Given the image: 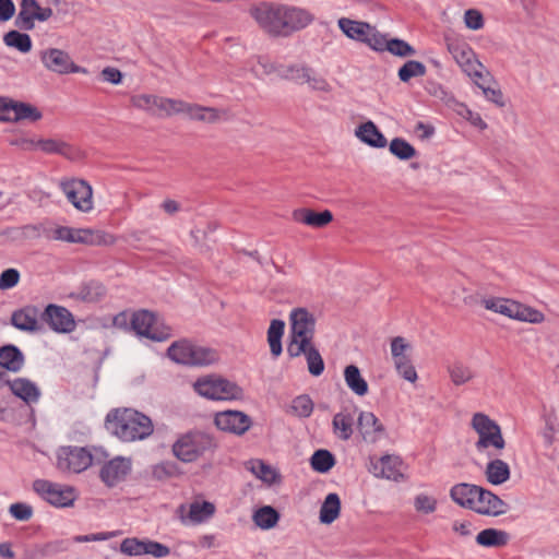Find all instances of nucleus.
<instances>
[{
  "instance_id": "f257e3e1",
  "label": "nucleus",
  "mask_w": 559,
  "mask_h": 559,
  "mask_svg": "<svg viewBox=\"0 0 559 559\" xmlns=\"http://www.w3.org/2000/svg\"><path fill=\"white\" fill-rule=\"evenodd\" d=\"M253 20L265 31L300 32L314 16L307 9L280 2L261 1L250 9Z\"/></svg>"
},
{
  "instance_id": "f03ea898",
  "label": "nucleus",
  "mask_w": 559,
  "mask_h": 559,
  "mask_svg": "<svg viewBox=\"0 0 559 559\" xmlns=\"http://www.w3.org/2000/svg\"><path fill=\"white\" fill-rule=\"evenodd\" d=\"M106 429L123 442L141 441L154 431L152 419L133 408H115L105 420Z\"/></svg>"
},
{
  "instance_id": "7ed1b4c3",
  "label": "nucleus",
  "mask_w": 559,
  "mask_h": 559,
  "mask_svg": "<svg viewBox=\"0 0 559 559\" xmlns=\"http://www.w3.org/2000/svg\"><path fill=\"white\" fill-rule=\"evenodd\" d=\"M175 364L189 367H207L221 359L215 348L201 345L189 338H180L170 344L166 353Z\"/></svg>"
},
{
  "instance_id": "20e7f679",
  "label": "nucleus",
  "mask_w": 559,
  "mask_h": 559,
  "mask_svg": "<svg viewBox=\"0 0 559 559\" xmlns=\"http://www.w3.org/2000/svg\"><path fill=\"white\" fill-rule=\"evenodd\" d=\"M63 13L64 10L59 0H51L48 5H41L37 0H21L14 23L19 29L31 32L40 23L59 24Z\"/></svg>"
},
{
  "instance_id": "39448f33",
  "label": "nucleus",
  "mask_w": 559,
  "mask_h": 559,
  "mask_svg": "<svg viewBox=\"0 0 559 559\" xmlns=\"http://www.w3.org/2000/svg\"><path fill=\"white\" fill-rule=\"evenodd\" d=\"M216 443L209 433L194 430L180 435L171 447L173 454L183 463H192L206 452H212Z\"/></svg>"
},
{
  "instance_id": "423d86ee",
  "label": "nucleus",
  "mask_w": 559,
  "mask_h": 559,
  "mask_svg": "<svg viewBox=\"0 0 559 559\" xmlns=\"http://www.w3.org/2000/svg\"><path fill=\"white\" fill-rule=\"evenodd\" d=\"M479 304L489 311L499 313L509 319L539 324L545 321V314L519 301L502 298V297H487L481 298Z\"/></svg>"
},
{
  "instance_id": "0eeeda50",
  "label": "nucleus",
  "mask_w": 559,
  "mask_h": 559,
  "mask_svg": "<svg viewBox=\"0 0 559 559\" xmlns=\"http://www.w3.org/2000/svg\"><path fill=\"white\" fill-rule=\"evenodd\" d=\"M316 318L306 308L293 309L289 314V335L286 352L314 344Z\"/></svg>"
},
{
  "instance_id": "6e6552de",
  "label": "nucleus",
  "mask_w": 559,
  "mask_h": 559,
  "mask_svg": "<svg viewBox=\"0 0 559 559\" xmlns=\"http://www.w3.org/2000/svg\"><path fill=\"white\" fill-rule=\"evenodd\" d=\"M47 238L91 246H111L116 242V237L111 234L88 228H72L67 226L49 228Z\"/></svg>"
},
{
  "instance_id": "1a4fd4ad",
  "label": "nucleus",
  "mask_w": 559,
  "mask_h": 559,
  "mask_svg": "<svg viewBox=\"0 0 559 559\" xmlns=\"http://www.w3.org/2000/svg\"><path fill=\"white\" fill-rule=\"evenodd\" d=\"M194 391L210 400H239L242 397V389L216 374H207L197 379L193 383Z\"/></svg>"
},
{
  "instance_id": "9d476101",
  "label": "nucleus",
  "mask_w": 559,
  "mask_h": 559,
  "mask_svg": "<svg viewBox=\"0 0 559 559\" xmlns=\"http://www.w3.org/2000/svg\"><path fill=\"white\" fill-rule=\"evenodd\" d=\"M131 329L139 336L155 342H164L174 335L173 328L148 310H139L132 314Z\"/></svg>"
},
{
  "instance_id": "9b49d317",
  "label": "nucleus",
  "mask_w": 559,
  "mask_h": 559,
  "mask_svg": "<svg viewBox=\"0 0 559 559\" xmlns=\"http://www.w3.org/2000/svg\"><path fill=\"white\" fill-rule=\"evenodd\" d=\"M471 425L478 435V440L475 443L477 451H483L488 448H493L497 451L504 449L506 441L501 428L495 420L489 418L488 415L484 413L474 414Z\"/></svg>"
},
{
  "instance_id": "f8f14e48",
  "label": "nucleus",
  "mask_w": 559,
  "mask_h": 559,
  "mask_svg": "<svg viewBox=\"0 0 559 559\" xmlns=\"http://www.w3.org/2000/svg\"><path fill=\"white\" fill-rule=\"evenodd\" d=\"M93 463V455L82 447H62L57 452V467L63 473L79 474Z\"/></svg>"
},
{
  "instance_id": "ddd939ff",
  "label": "nucleus",
  "mask_w": 559,
  "mask_h": 559,
  "mask_svg": "<svg viewBox=\"0 0 559 559\" xmlns=\"http://www.w3.org/2000/svg\"><path fill=\"white\" fill-rule=\"evenodd\" d=\"M33 489L43 499L58 508L73 504L76 499L75 490L70 486H62L45 479H36Z\"/></svg>"
},
{
  "instance_id": "4468645a",
  "label": "nucleus",
  "mask_w": 559,
  "mask_h": 559,
  "mask_svg": "<svg viewBox=\"0 0 559 559\" xmlns=\"http://www.w3.org/2000/svg\"><path fill=\"white\" fill-rule=\"evenodd\" d=\"M60 188L69 202L81 212H90L93 209V189L83 179H66L60 182Z\"/></svg>"
},
{
  "instance_id": "2eb2a0df",
  "label": "nucleus",
  "mask_w": 559,
  "mask_h": 559,
  "mask_svg": "<svg viewBox=\"0 0 559 559\" xmlns=\"http://www.w3.org/2000/svg\"><path fill=\"white\" fill-rule=\"evenodd\" d=\"M448 49L457 64L468 76L484 79V66L476 59L474 51L459 37H449Z\"/></svg>"
},
{
  "instance_id": "dca6fc26",
  "label": "nucleus",
  "mask_w": 559,
  "mask_h": 559,
  "mask_svg": "<svg viewBox=\"0 0 559 559\" xmlns=\"http://www.w3.org/2000/svg\"><path fill=\"white\" fill-rule=\"evenodd\" d=\"M120 552L130 557H140L150 555L154 558H165L170 554L169 547L166 545L151 540L139 539L136 537L124 538L120 544Z\"/></svg>"
},
{
  "instance_id": "f3484780",
  "label": "nucleus",
  "mask_w": 559,
  "mask_h": 559,
  "mask_svg": "<svg viewBox=\"0 0 559 559\" xmlns=\"http://www.w3.org/2000/svg\"><path fill=\"white\" fill-rule=\"evenodd\" d=\"M41 118L43 114L36 106L29 103L3 97L1 115L2 122H20L25 120L36 122Z\"/></svg>"
},
{
  "instance_id": "a211bd4d",
  "label": "nucleus",
  "mask_w": 559,
  "mask_h": 559,
  "mask_svg": "<svg viewBox=\"0 0 559 559\" xmlns=\"http://www.w3.org/2000/svg\"><path fill=\"white\" fill-rule=\"evenodd\" d=\"M40 60L46 69L58 74L87 73L85 68L74 63L70 55L58 48H48L40 52Z\"/></svg>"
},
{
  "instance_id": "6ab92c4d",
  "label": "nucleus",
  "mask_w": 559,
  "mask_h": 559,
  "mask_svg": "<svg viewBox=\"0 0 559 559\" xmlns=\"http://www.w3.org/2000/svg\"><path fill=\"white\" fill-rule=\"evenodd\" d=\"M508 509L509 506L507 502L500 499L492 491L480 486L476 493V498L473 501V507L471 508L474 512L487 516L502 515L508 511Z\"/></svg>"
},
{
  "instance_id": "aec40b11",
  "label": "nucleus",
  "mask_w": 559,
  "mask_h": 559,
  "mask_svg": "<svg viewBox=\"0 0 559 559\" xmlns=\"http://www.w3.org/2000/svg\"><path fill=\"white\" fill-rule=\"evenodd\" d=\"M41 319L57 333H71L76 325L72 313L57 305H48L41 313Z\"/></svg>"
},
{
  "instance_id": "412c9836",
  "label": "nucleus",
  "mask_w": 559,
  "mask_h": 559,
  "mask_svg": "<svg viewBox=\"0 0 559 559\" xmlns=\"http://www.w3.org/2000/svg\"><path fill=\"white\" fill-rule=\"evenodd\" d=\"M214 423L219 430L243 435L251 426V419L239 411H225L215 415Z\"/></svg>"
},
{
  "instance_id": "4be33fe9",
  "label": "nucleus",
  "mask_w": 559,
  "mask_h": 559,
  "mask_svg": "<svg viewBox=\"0 0 559 559\" xmlns=\"http://www.w3.org/2000/svg\"><path fill=\"white\" fill-rule=\"evenodd\" d=\"M131 471V461L121 456L107 462L100 469V478L108 486L114 487L122 481Z\"/></svg>"
},
{
  "instance_id": "5701e85b",
  "label": "nucleus",
  "mask_w": 559,
  "mask_h": 559,
  "mask_svg": "<svg viewBox=\"0 0 559 559\" xmlns=\"http://www.w3.org/2000/svg\"><path fill=\"white\" fill-rule=\"evenodd\" d=\"M357 426L362 439L368 443H374L384 436V427L372 412H360Z\"/></svg>"
},
{
  "instance_id": "b1692460",
  "label": "nucleus",
  "mask_w": 559,
  "mask_h": 559,
  "mask_svg": "<svg viewBox=\"0 0 559 559\" xmlns=\"http://www.w3.org/2000/svg\"><path fill=\"white\" fill-rule=\"evenodd\" d=\"M5 385L13 395L21 399L26 404L36 403L40 397L39 388L29 379L15 378L13 380H5Z\"/></svg>"
},
{
  "instance_id": "393cba45",
  "label": "nucleus",
  "mask_w": 559,
  "mask_h": 559,
  "mask_svg": "<svg viewBox=\"0 0 559 559\" xmlns=\"http://www.w3.org/2000/svg\"><path fill=\"white\" fill-rule=\"evenodd\" d=\"M38 317V309L33 306H27L12 313L11 323L17 330L34 333L40 330Z\"/></svg>"
},
{
  "instance_id": "a878e982",
  "label": "nucleus",
  "mask_w": 559,
  "mask_h": 559,
  "mask_svg": "<svg viewBox=\"0 0 559 559\" xmlns=\"http://www.w3.org/2000/svg\"><path fill=\"white\" fill-rule=\"evenodd\" d=\"M37 146L46 154H59L71 160H78L82 157L79 148L59 139H39L37 140Z\"/></svg>"
},
{
  "instance_id": "bb28decb",
  "label": "nucleus",
  "mask_w": 559,
  "mask_h": 559,
  "mask_svg": "<svg viewBox=\"0 0 559 559\" xmlns=\"http://www.w3.org/2000/svg\"><path fill=\"white\" fill-rule=\"evenodd\" d=\"M287 355L289 358H297L304 355L307 361V369L313 377H320L324 371V360L314 344L305 346L304 352H301L300 348H297L288 352Z\"/></svg>"
},
{
  "instance_id": "cd10ccee",
  "label": "nucleus",
  "mask_w": 559,
  "mask_h": 559,
  "mask_svg": "<svg viewBox=\"0 0 559 559\" xmlns=\"http://www.w3.org/2000/svg\"><path fill=\"white\" fill-rule=\"evenodd\" d=\"M355 135L362 143L371 147L383 148L388 144L385 136L381 133L378 127L370 120L359 124L355 130Z\"/></svg>"
},
{
  "instance_id": "c85d7f7f",
  "label": "nucleus",
  "mask_w": 559,
  "mask_h": 559,
  "mask_svg": "<svg viewBox=\"0 0 559 559\" xmlns=\"http://www.w3.org/2000/svg\"><path fill=\"white\" fill-rule=\"evenodd\" d=\"M293 217L295 221L314 228H322L333 221V214L329 210L317 213L310 209H299L294 211Z\"/></svg>"
},
{
  "instance_id": "c756f323",
  "label": "nucleus",
  "mask_w": 559,
  "mask_h": 559,
  "mask_svg": "<svg viewBox=\"0 0 559 559\" xmlns=\"http://www.w3.org/2000/svg\"><path fill=\"white\" fill-rule=\"evenodd\" d=\"M354 415L344 408L336 413L332 419V428L335 437L342 441H347L354 432Z\"/></svg>"
},
{
  "instance_id": "7c9ffc66",
  "label": "nucleus",
  "mask_w": 559,
  "mask_h": 559,
  "mask_svg": "<svg viewBox=\"0 0 559 559\" xmlns=\"http://www.w3.org/2000/svg\"><path fill=\"white\" fill-rule=\"evenodd\" d=\"M479 489V486L467 484V483H460L454 485L450 489V498L453 502H455L457 506L469 509L473 507V501L476 498V493Z\"/></svg>"
},
{
  "instance_id": "2f4dec72",
  "label": "nucleus",
  "mask_w": 559,
  "mask_h": 559,
  "mask_svg": "<svg viewBox=\"0 0 559 559\" xmlns=\"http://www.w3.org/2000/svg\"><path fill=\"white\" fill-rule=\"evenodd\" d=\"M227 110L218 109L215 107H204L197 104H191L189 118L202 121L206 123H216L223 119L227 118Z\"/></svg>"
},
{
  "instance_id": "473e14b6",
  "label": "nucleus",
  "mask_w": 559,
  "mask_h": 559,
  "mask_svg": "<svg viewBox=\"0 0 559 559\" xmlns=\"http://www.w3.org/2000/svg\"><path fill=\"white\" fill-rule=\"evenodd\" d=\"M24 365L23 353L14 345H5L0 347V367L19 372Z\"/></svg>"
},
{
  "instance_id": "72a5a7b5",
  "label": "nucleus",
  "mask_w": 559,
  "mask_h": 559,
  "mask_svg": "<svg viewBox=\"0 0 559 559\" xmlns=\"http://www.w3.org/2000/svg\"><path fill=\"white\" fill-rule=\"evenodd\" d=\"M510 475L511 471L509 465L500 459H495L488 462L485 469L487 481L495 486L504 484L509 480Z\"/></svg>"
},
{
  "instance_id": "f704fd0d",
  "label": "nucleus",
  "mask_w": 559,
  "mask_h": 559,
  "mask_svg": "<svg viewBox=\"0 0 559 559\" xmlns=\"http://www.w3.org/2000/svg\"><path fill=\"white\" fill-rule=\"evenodd\" d=\"M160 96L154 94H134L130 97L131 106L152 117H159Z\"/></svg>"
},
{
  "instance_id": "c9c22d12",
  "label": "nucleus",
  "mask_w": 559,
  "mask_h": 559,
  "mask_svg": "<svg viewBox=\"0 0 559 559\" xmlns=\"http://www.w3.org/2000/svg\"><path fill=\"white\" fill-rule=\"evenodd\" d=\"M341 513V499L337 493L331 492L329 493L321 508L319 520L322 524H332Z\"/></svg>"
},
{
  "instance_id": "e433bc0d",
  "label": "nucleus",
  "mask_w": 559,
  "mask_h": 559,
  "mask_svg": "<svg viewBox=\"0 0 559 559\" xmlns=\"http://www.w3.org/2000/svg\"><path fill=\"white\" fill-rule=\"evenodd\" d=\"M285 331V322L280 319H273L267 329V343L273 358L281 356L283 352L282 337Z\"/></svg>"
},
{
  "instance_id": "4c0bfd02",
  "label": "nucleus",
  "mask_w": 559,
  "mask_h": 559,
  "mask_svg": "<svg viewBox=\"0 0 559 559\" xmlns=\"http://www.w3.org/2000/svg\"><path fill=\"white\" fill-rule=\"evenodd\" d=\"M344 379L347 386L358 396H364L368 393V383L362 378L357 366H346L344 369Z\"/></svg>"
},
{
  "instance_id": "58836bf2",
  "label": "nucleus",
  "mask_w": 559,
  "mask_h": 559,
  "mask_svg": "<svg viewBox=\"0 0 559 559\" xmlns=\"http://www.w3.org/2000/svg\"><path fill=\"white\" fill-rule=\"evenodd\" d=\"M247 468L262 481L272 485L281 480L280 474L271 465L261 460H252L247 463Z\"/></svg>"
},
{
  "instance_id": "ea45409f",
  "label": "nucleus",
  "mask_w": 559,
  "mask_h": 559,
  "mask_svg": "<svg viewBox=\"0 0 559 559\" xmlns=\"http://www.w3.org/2000/svg\"><path fill=\"white\" fill-rule=\"evenodd\" d=\"M448 373L451 382L455 386H461L472 382L476 376L473 368L462 361H455L448 366Z\"/></svg>"
},
{
  "instance_id": "a19ab883",
  "label": "nucleus",
  "mask_w": 559,
  "mask_h": 559,
  "mask_svg": "<svg viewBox=\"0 0 559 559\" xmlns=\"http://www.w3.org/2000/svg\"><path fill=\"white\" fill-rule=\"evenodd\" d=\"M478 545L484 547H502L509 542V534L497 528H486L476 536Z\"/></svg>"
},
{
  "instance_id": "79ce46f5",
  "label": "nucleus",
  "mask_w": 559,
  "mask_h": 559,
  "mask_svg": "<svg viewBox=\"0 0 559 559\" xmlns=\"http://www.w3.org/2000/svg\"><path fill=\"white\" fill-rule=\"evenodd\" d=\"M159 117H171L175 115L185 114L189 117L190 111V103L183 102L181 99L168 98L160 96L159 102Z\"/></svg>"
},
{
  "instance_id": "37998d69",
  "label": "nucleus",
  "mask_w": 559,
  "mask_h": 559,
  "mask_svg": "<svg viewBox=\"0 0 559 559\" xmlns=\"http://www.w3.org/2000/svg\"><path fill=\"white\" fill-rule=\"evenodd\" d=\"M338 27L344 35H378V31L369 23L354 21L350 19H340Z\"/></svg>"
},
{
  "instance_id": "c03bdc74",
  "label": "nucleus",
  "mask_w": 559,
  "mask_h": 559,
  "mask_svg": "<svg viewBox=\"0 0 559 559\" xmlns=\"http://www.w3.org/2000/svg\"><path fill=\"white\" fill-rule=\"evenodd\" d=\"M105 295V286L102 283L95 281L83 284L75 293L78 299L86 302L99 301Z\"/></svg>"
},
{
  "instance_id": "a18cd8bd",
  "label": "nucleus",
  "mask_w": 559,
  "mask_h": 559,
  "mask_svg": "<svg viewBox=\"0 0 559 559\" xmlns=\"http://www.w3.org/2000/svg\"><path fill=\"white\" fill-rule=\"evenodd\" d=\"M49 228L39 225H25L19 228L8 229L5 234L13 240L37 239L43 235L47 237Z\"/></svg>"
},
{
  "instance_id": "49530a36",
  "label": "nucleus",
  "mask_w": 559,
  "mask_h": 559,
  "mask_svg": "<svg viewBox=\"0 0 559 559\" xmlns=\"http://www.w3.org/2000/svg\"><path fill=\"white\" fill-rule=\"evenodd\" d=\"M252 520L258 527L270 530L277 524L280 514L273 507L264 506L254 511Z\"/></svg>"
},
{
  "instance_id": "de8ad7c7",
  "label": "nucleus",
  "mask_w": 559,
  "mask_h": 559,
  "mask_svg": "<svg viewBox=\"0 0 559 559\" xmlns=\"http://www.w3.org/2000/svg\"><path fill=\"white\" fill-rule=\"evenodd\" d=\"M215 512V506L207 501H194L189 507L188 519L191 523L199 524L210 519Z\"/></svg>"
},
{
  "instance_id": "09e8293b",
  "label": "nucleus",
  "mask_w": 559,
  "mask_h": 559,
  "mask_svg": "<svg viewBox=\"0 0 559 559\" xmlns=\"http://www.w3.org/2000/svg\"><path fill=\"white\" fill-rule=\"evenodd\" d=\"M399 459L392 455H384L379 463L374 465L373 473L378 477L394 479L399 473Z\"/></svg>"
},
{
  "instance_id": "8fccbe9b",
  "label": "nucleus",
  "mask_w": 559,
  "mask_h": 559,
  "mask_svg": "<svg viewBox=\"0 0 559 559\" xmlns=\"http://www.w3.org/2000/svg\"><path fill=\"white\" fill-rule=\"evenodd\" d=\"M309 74H313V69L304 64L285 66L281 73V79L294 81L298 84H305L309 79Z\"/></svg>"
},
{
  "instance_id": "3c124183",
  "label": "nucleus",
  "mask_w": 559,
  "mask_h": 559,
  "mask_svg": "<svg viewBox=\"0 0 559 559\" xmlns=\"http://www.w3.org/2000/svg\"><path fill=\"white\" fill-rule=\"evenodd\" d=\"M389 151L402 160H408L417 154L415 147L402 138H394L390 142Z\"/></svg>"
},
{
  "instance_id": "603ef678",
  "label": "nucleus",
  "mask_w": 559,
  "mask_h": 559,
  "mask_svg": "<svg viewBox=\"0 0 559 559\" xmlns=\"http://www.w3.org/2000/svg\"><path fill=\"white\" fill-rule=\"evenodd\" d=\"M310 464L316 472L326 473L334 466L335 459L328 450H317L311 456Z\"/></svg>"
},
{
  "instance_id": "864d4df0",
  "label": "nucleus",
  "mask_w": 559,
  "mask_h": 559,
  "mask_svg": "<svg viewBox=\"0 0 559 559\" xmlns=\"http://www.w3.org/2000/svg\"><path fill=\"white\" fill-rule=\"evenodd\" d=\"M425 74H426L425 64L419 61H416V60L407 61L399 70V79L402 82H408L413 78L423 76Z\"/></svg>"
},
{
  "instance_id": "5fc2aeb1",
  "label": "nucleus",
  "mask_w": 559,
  "mask_h": 559,
  "mask_svg": "<svg viewBox=\"0 0 559 559\" xmlns=\"http://www.w3.org/2000/svg\"><path fill=\"white\" fill-rule=\"evenodd\" d=\"M313 402L309 395H299L292 402L290 409L294 415L302 418L309 417L313 412Z\"/></svg>"
},
{
  "instance_id": "6e6d98bb",
  "label": "nucleus",
  "mask_w": 559,
  "mask_h": 559,
  "mask_svg": "<svg viewBox=\"0 0 559 559\" xmlns=\"http://www.w3.org/2000/svg\"><path fill=\"white\" fill-rule=\"evenodd\" d=\"M438 500L433 496L427 493H418L414 498V508L420 514H431L437 510Z\"/></svg>"
},
{
  "instance_id": "4d7b16f0",
  "label": "nucleus",
  "mask_w": 559,
  "mask_h": 559,
  "mask_svg": "<svg viewBox=\"0 0 559 559\" xmlns=\"http://www.w3.org/2000/svg\"><path fill=\"white\" fill-rule=\"evenodd\" d=\"M454 110L468 120L473 126L479 128L480 130H485L487 128V123L481 119L480 115L477 112H473L467 106L462 103L454 102Z\"/></svg>"
},
{
  "instance_id": "13d9d810",
  "label": "nucleus",
  "mask_w": 559,
  "mask_h": 559,
  "mask_svg": "<svg viewBox=\"0 0 559 559\" xmlns=\"http://www.w3.org/2000/svg\"><path fill=\"white\" fill-rule=\"evenodd\" d=\"M386 51L399 57L415 55V49L409 44L395 37L388 41Z\"/></svg>"
},
{
  "instance_id": "bf43d9fd",
  "label": "nucleus",
  "mask_w": 559,
  "mask_h": 559,
  "mask_svg": "<svg viewBox=\"0 0 559 559\" xmlns=\"http://www.w3.org/2000/svg\"><path fill=\"white\" fill-rule=\"evenodd\" d=\"M463 21L471 31H479L484 26V16L477 9H468L464 12Z\"/></svg>"
},
{
  "instance_id": "052dcab7",
  "label": "nucleus",
  "mask_w": 559,
  "mask_h": 559,
  "mask_svg": "<svg viewBox=\"0 0 559 559\" xmlns=\"http://www.w3.org/2000/svg\"><path fill=\"white\" fill-rule=\"evenodd\" d=\"M478 87L481 88L484 96L498 107L502 108L506 106V100L500 88L478 83Z\"/></svg>"
},
{
  "instance_id": "680f3d73",
  "label": "nucleus",
  "mask_w": 559,
  "mask_h": 559,
  "mask_svg": "<svg viewBox=\"0 0 559 559\" xmlns=\"http://www.w3.org/2000/svg\"><path fill=\"white\" fill-rule=\"evenodd\" d=\"M20 273L15 269H7L0 274V289L7 290L17 285Z\"/></svg>"
},
{
  "instance_id": "e2e57ef3",
  "label": "nucleus",
  "mask_w": 559,
  "mask_h": 559,
  "mask_svg": "<svg viewBox=\"0 0 559 559\" xmlns=\"http://www.w3.org/2000/svg\"><path fill=\"white\" fill-rule=\"evenodd\" d=\"M3 43L7 47L23 53L28 52L32 48L31 37H3Z\"/></svg>"
},
{
  "instance_id": "0e129e2a",
  "label": "nucleus",
  "mask_w": 559,
  "mask_h": 559,
  "mask_svg": "<svg viewBox=\"0 0 559 559\" xmlns=\"http://www.w3.org/2000/svg\"><path fill=\"white\" fill-rule=\"evenodd\" d=\"M9 511L19 521H28L33 515L32 507L22 502L11 504Z\"/></svg>"
},
{
  "instance_id": "69168bd1",
  "label": "nucleus",
  "mask_w": 559,
  "mask_h": 559,
  "mask_svg": "<svg viewBox=\"0 0 559 559\" xmlns=\"http://www.w3.org/2000/svg\"><path fill=\"white\" fill-rule=\"evenodd\" d=\"M305 83H307L313 91L323 93H330L332 91L331 84L314 71L313 74H309V79H307Z\"/></svg>"
},
{
  "instance_id": "338daca9",
  "label": "nucleus",
  "mask_w": 559,
  "mask_h": 559,
  "mask_svg": "<svg viewBox=\"0 0 559 559\" xmlns=\"http://www.w3.org/2000/svg\"><path fill=\"white\" fill-rule=\"evenodd\" d=\"M426 91L433 97L439 98L447 104L454 103L453 97L440 85L435 82H428Z\"/></svg>"
},
{
  "instance_id": "774afa93",
  "label": "nucleus",
  "mask_w": 559,
  "mask_h": 559,
  "mask_svg": "<svg viewBox=\"0 0 559 559\" xmlns=\"http://www.w3.org/2000/svg\"><path fill=\"white\" fill-rule=\"evenodd\" d=\"M395 369L404 380L411 383H415L418 379L417 371L412 360L404 364H400V366L395 367Z\"/></svg>"
}]
</instances>
